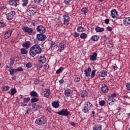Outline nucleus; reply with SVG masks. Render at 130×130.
<instances>
[{"mask_svg":"<svg viewBox=\"0 0 130 130\" xmlns=\"http://www.w3.org/2000/svg\"><path fill=\"white\" fill-rule=\"evenodd\" d=\"M42 49L39 45L35 44L29 49V54L32 57H34L36 54H40L42 52Z\"/></svg>","mask_w":130,"mask_h":130,"instance_id":"obj_1","label":"nucleus"},{"mask_svg":"<svg viewBox=\"0 0 130 130\" xmlns=\"http://www.w3.org/2000/svg\"><path fill=\"white\" fill-rule=\"evenodd\" d=\"M93 105L89 101L85 103L84 106L82 108V111L84 113H87L88 112L89 110H91Z\"/></svg>","mask_w":130,"mask_h":130,"instance_id":"obj_2","label":"nucleus"},{"mask_svg":"<svg viewBox=\"0 0 130 130\" xmlns=\"http://www.w3.org/2000/svg\"><path fill=\"white\" fill-rule=\"evenodd\" d=\"M22 30H23L24 33H28L29 35H31L32 33H34V29L28 26H23L22 27Z\"/></svg>","mask_w":130,"mask_h":130,"instance_id":"obj_3","label":"nucleus"},{"mask_svg":"<svg viewBox=\"0 0 130 130\" xmlns=\"http://www.w3.org/2000/svg\"><path fill=\"white\" fill-rule=\"evenodd\" d=\"M27 12L30 14L29 16H34L37 13V9L35 7H28Z\"/></svg>","mask_w":130,"mask_h":130,"instance_id":"obj_4","label":"nucleus"},{"mask_svg":"<svg viewBox=\"0 0 130 130\" xmlns=\"http://www.w3.org/2000/svg\"><path fill=\"white\" fill-rule=\"evenodd\" d=\"M37 32H39L40 34H44L46 31V29L43 25H40L37 27Z\"/></svg>","mask_w":130,"mask_h":130,"instance_id":"obj_5","label":"nucleus"},{"mask_svg":"<svg viewBox=\"0 0 130 130\" xmlns=\"http://www.w3.org/2000/svg\"><path fill=\"white\" fill-rule=\"evenodd\" d=\"M46 123V120H45V118L44 117L37 119L36 120V123H37V124H40V125H41V124H44V123Z\"/></svg>","mask_w":130,"mask_h":130,"instance_id":"obj_6","label":"nucleus"},{"mask_svg":"<svg viewBox=\"0 0 130 130\" xmlns=\"http://www.w3.org/2000/svg\"><path fill=\"white\" fill-rule=\"evenodd\" d=\"M57 114L58 115H63L64 116H68L69 115V111L67 109H62V110L59 111Z\"/></svg>","mask_w":130,"mask_h":130,"instance_id":"obj_7","label":"nucleus"},{"mask_svg":"<svg viewBox=\"0 0 130 130\" xmlns=\"http://www.w3.org/2000/svg\"><path fill=\"white\" fill-rule=\"evenodd\" d=\"M37 38L39 41H44L46 39V36L43 35V34H40L37 35Z\"/></svg>","mask_w":130,"mask_h":130,"instance_id":"obj_8","label":"nucleus"},{"mask_svg":"<svg viewBox=\"0 0 130 130\" xmlns=\"http://www.w3.org/2000/svg\"><path fill=\"white\" fill-rule=\"evenodd\" d=\"M64 48H66V43L64 42H61L59 45L58 50L59 52H62Z\"/></svg>","mask_w":130,"mask_h":130,"instance_id":"obj_9","label":"nucleus"},{"mask_svg":"<svg viewBox=\"0 0 130 130\" xmlns=\"http://www.w3.org/2000/svg\"><path fill=\"white\" fill-rule=\"evenodd\" d=\"M63 22L66 26H68L70 24V16L69 15H63Z\"/></svg>","mask_w":130,"mask_h":130,"instance_id":"obj_10","label":"nucleus"},{"mask_svg":"<svg viewBox=\"0 0 130 130\" xmlns=\"http://www.w3.org/2000/svg\"><path fill=\"white\" fill-rule=\"evenodd\" d=\"M108 91H109V88H108V86H107L105 84H103L102 85V92L106 94L108 92Z\"/></svg>","mask_w":130,"mask_h":130,"instance_id":"obj_11","label":"nucleus"},{"mask_svg":"<svg viewBox=\"0 0 130 130\" xmlns=\"http://www.w3.org/2000/svg\"><path fill=\"white\" fill-rule=\"evenodd\" d=\"M123 24L125 26H130V17H124Z\"/></svg>","mask_w":130,"mask_h":130,"instance_id":"obj_12","label":"nucleus"},{"mask_svg":"<svg viewBox=\"0 0 130 130\" xmlns=\"http://www.w3.org/2000/svg\"><path fill=\"white\" fill-rule=\"evenodd\" d=\"M111 16L113 19H116L118 17V14H117V11L115 9L112 10L111 11Z\"/></svg>","mask_w":130,"mask_h":130,"instance_id":"obj_13","label":"nucleus"},{"mask_svg":"<svg viewBox=\"0 0 130 130\" xmlns=\"http://www.w3.org/2000/svg\"><path fill=\"white\" fill-rule=\"evenodd\" d=\"M12 33L13 30H12L11 29H10L9 30L7 31L6 33H5V34L4 35V39H8V38H10Z\"/></svg>","mask_w":130,"mask_h":130,"instance_id":"obj_14","label":"nucleus"},{"mask_svg":"<svg viewBox=\"0 0 130 130\" xmlns=\"http://www.w3.org/2000/svg\"><path fill=\"white\" fill-rule=\"evenodd\" d=\"M92 71V70L91 69V68H90V67H89L87 69L84 70V75L85 76V77H87V78H88V77H90V73H91V72Z\"/></svg>","mask_w":130,"mask_h":130,"instance_id":"obj_15","label":"nucleus"},{"mask_svg":"<svg viewBox=\"0 0 130 130\" xmlns=\"http://www.w3.org/2000/svg\"><path fill=\"white\" fill-rule=\"evenodd\" d=\"M44 97L46 98H49L50 97V89H45L44 91Z\"/></svg>","mask_w":130,"mask_h":130,"instance_id":"obj_16","label":"nucleus"},{"mask_svg":"<svg viewBox=\"0 0 130 130\" xmlns=\"http://www.w3.org/2000/svg\"><path fill=\"white\" fill-rule=\"evenodd\" d=\"M22 45L23 47H24V48H26V49H28V48L30 47V42L26 41L25 43H23Z\"/></svg>","mask_w":130,"mask_h":130,"instance_id":"obj_17","label":"nucleus"},{"mask_svg":"<svg viewBox=\"0 0 130 130\" xmlns=\"http://www.w3.org/2000/svg\"><path fill=\"white\" fill-rule=\"evenodd\" d=\"M97 55H98L97 53L96 52L93 53V54L91 55L90 57V59L92 61L96 60V59H97Z\"/></svg>","mask_w":130,"mask_h":130,"instance_id":"obj_18","label":"nucleus"},{"mask_svg":"<svg viewBox=\"0 0 130 130\" xmlns=\"http://www.w3.org/2000/svg\"><path fill=\"white\" fill-rule=\"evenodd\" d=\"M39 61L42 62V63H45L46 61V58L44 56H41L39 58Z\"/></svg>","mask_w":130,"mask_h":130,"instance_id":"obj_19","label":"nucleus"},{"mask_svg":"<svg viewBox=\"0 0 130 130\" xmlns=\"http://www.w3.org/2000/svg\"><path fill=\"white\" fill-rule=\"evenodd\" d=\"M64 95L67 97H70L71 96V89L67 88L64 91Z\"/></svg>","mask_w":130,"mask_h":130,"instance_id":"obj_20","label":"nucleus"},{"mask_svg":"<svg viewBox=\"0 0 130 130\" xmlns=\"http://www.w3.org/2000/svg\"><path fill=\"white\" fill-rule=\"evenodd\" d=\"M30 95L31 97H34V98L39 97V95H38L37 92H36V91H35L34 90L31 91L30 92Z\"/></svg>","mask_w":130,"mask_h":130,"instance_id":"obj_21","label":"nucleus"},{"mask_svg":"<svg viewBox=\"0 0 130 130\" xmlns=\"http://www.w3.org/2000/svg\"><path fill=\"white\" fill-rule=\"evenodd\" d=\"M105 76H107V72L106 71H102L99 74V77H105Z\"/></svg>","mask_w":130,"mask_h":130,"instance_id":"obj_22","label":"nucleus"},{"mask_svg":"<svg viewBox=\"0 0 130 130\" xmlns=\"http://www.w3.org/2000/svg\"><path fill=\"white\" fill-rule=\"evenodd\" d=\"M9 4L11 6H13V7H17V6H18V3L15 2L14 0H10Z\"/></svg>","mask_w":130,"mask_h":130,"instance_id":"obj_23","label":"nucleus"},{"mask_svg":"<svg viewBox=\"0 0 130 130\" xmlns=\"http://www.w3.org/2000/svg\"><path fill=\"white\" fill-rule=\"evenodd\" d=\"M96 32H103L104 31V29L102 27H100L99 26H96L95 28Z\"/></svg>","mask_w":130,"mask_h":130,"instance_id":"obj_24","label":"nucleus"},{"mask_svg":"<svg viewBox=\"0 0 130 130\" xmlns=\"http://www.w3.org/2000/svg\"><path fill=\"white\" fill-rule=\"evenodd\" d=\"M52 105L55 108H58L59 107V104L57 102H54L52 103Z\"/></svg>","mask_w":130,"mask_h":130,"instance_id":"obj_25","label":"nucleus"},{"mask_svg":"<svg viewBox=\"0 0 130 130\" xmlns=\"http://www.w3.org/2000/svg\"><path fill=\"white\" fill-rule=\"evenodd\" d=\"M20 52L21 54H27L28 53V51L25 48H22L20 49Z\"/></svg>","mask_w":130,"mask_h":130,"instance_id":"obj_26","label":"nucleus"},{"mask_svg":"<svg viewBox=\"0 0 130 130\" xmlns=\"http://www.w3.org/2000/svg\"><path fill=\"white\" fill-rule=\"evenodd\" d=\"M91 39H92L93 41H98V40H99V37L98 36H93L91 37Z\"/></svg>","mask_w":130,"mask_h":130,"instance_id":"obj_27","label":"nucleus"},{"mask_svg":"<svg viewBox=\"0 0 130 130\" xmlns=\"http://www.w3.org/2000/svg\"><path fill=\"white\" fill-rule=\"evenodd\" d=\"M29 0H22V5L23 7H27L28 5V1Z\"/></svg>","mask_w":130,"mask_h":130,"instance_id":"obj_28","label":"nucleus"},{"mask_svg":"<svg viewBox=\"0 0 130 130\" xmlns=\"http://www.w3.org/2000/svg\"><path fill=\"white\" fill-rule=\"evenodd\" d=\"M6 16H7V20H8L9 21L12 20L13 19V17H14V16H12L11 14H10L9 13L7 14L6 15Z\"/></svg>","mask_w":130,"mask_h":130,"instance_id":"obj_29","label":"nucleus"},{"mask_svg":"<svg viewBox=\"0 0 130 130\" xmlns=\"http://www.w3.org/2000/svg\"><path fill=\"white\" fill-rule=\"evenodd\" d=\"M16 93H17V90H16V89L15 88L11 89V92L10 93L11 96H14V95H15Z\"/></svg>","mask_w":130,"mask_h":130,"instance_id":"obj_30","label":"nucleus"},{"mask_svg":"<svg viewBox=\"0 0 130 130\" xmlns=\"http://www.w3.org/2000/svg\"><path fill=\"white\" fill-rule=\"evenodd\" d=\"M80 38L81 39H86V38H87V35L86 33H82L80 35Z\"/></svg>","mask_w":130,"mask_h":130,"instance_id":"obj_31","label":"nucleus"},{"mask_svg":"<svg viewBox=\"0 0 130 130\" xmlns=\"http://www.w3.org/2000/svg\"><path fill=\"white\" fill-rule=\"evenodd\" d=\"M3 91H8V90L10 89V87L7 86V85H4L2 86Z\"/></svg>","mask_w":130,"mask_h":130,"instance_id":"obj_32","label":"nucleus"},{"mask_svg":"<svg viewBox=\"0 0 130 130\" xmlns=\"http://www.w3.org/2000/svg\"><path fill=\"white\" fill-rule=\"evenodd\" d=\"M93 130H101L102 129V125H100L99 126H97V127L94 126L93 127Z\"/></svg>","mask_w":130,"mask_h":130,"instance_id":"obj_33","label":"nucleus"},{"mask_svg":"<svg viewBox=\"0 0 130 130\" xmlns=\"http://www.w3.org/2000/svg\"><path fill=\"white\" fill-rule=\"evenodd\" d=\"M77 31L78 32H84V31H85V29H84V27L82 26H79L77 28Z\"/></svg>","mask_w":130,"mask_h":130,"instance_id":"obj_34","label":"nucleus"},{"mask_svg":"<svg viewBox=\"0 0 130 130\" xmlns=\"http://www.w3.org/2000/svg\"><path fill=\"white\" fill-rule=\"evenodd\" d=\"M9 72H10V75H11V76H14V74H15L14 72V68L11 67L9 69Z\"/></svg>","mask_w":130,"mask_h":130,"instance_id":"obj_35","label":"nucleus"},{"mask_svg":"<svg viewBox=\"0 0 130 130\" xmlns=\"http://www.w3.org/2000/svg\"><path fill=\"white\" fill-rule=\"evenodd\" d=\"M81 12H82L83 14H87V13H88V10H87V8L86 7H84V8H83L82 9H81Z\"/></svg>","mask_w":130,"mask_h":130,"instance_id":"obj_36","label":"nucleus"},{"mask_svg":"<svg viewBox=\"0 0 130 130\" xmlns=\"http://www.w3.org/2000/svg\"><path fill=\"white\" fill-rule=\"evenodd\" d=\"M62 71H63V68L60 67L58 70H57L56 72V74H60L62 72Z\"/></svg>","mask_w":130,"mask_h":130,"instance_id":"obj_37","label":"nucleus"},{"mask_svg":"<svg viewBox=\"0 0 130 130\" xmlns=\"http://www.w3.org/2000/svg\"><path fill=\"white\" fill-rule=\"evenodd\" d=\"M38 101H39V100L37 98H32L31 99V103H34L35 102H37Z\"/></svg>","mask_w":130,"mask_h":130,"instance_id":"obj_38","label":"nucleus"},{"mask_svg":"<svg viewBox=\"0 0 130 130\" xmlns=\"http://www.w3.org/2000/svg\"><path fill=\"white\" fill-rule=\"evenodd\" d=\"M30 98H24L23 99L24 103H27V102H29L30 101Z\"/></svg>","mask_w":130,"mask_h":130,"instance_id":"obj_39","label":"nucleus"},{"mask_svg":"<svg viewBox=\"0 0 130 130\" xmlns=\"http://www.w3.org/2000/svg\"><path fill=\"white\" fill-rule=\"evenodd\" d=\"M57 48V46L55 44H52L51 46V49H52L53 50H55V49H56Z\"/></svg>","mask_w":130,"mask_h":130,"instance_id":"obj_40","label":"nucleus"},{"mask_svg":"<svg viewBox=\"0 0 130 130\" xmlns=\"http://www.w3.org/2000/svg\"><path fill=\"white\" fill-rule=\"evenodd\" d=\"M15 63V59L14 58H10V66H14Z\"/></svg>","mask_w":130,"mask_h":130,"instance_id":"obj_41","label":"nucleus"},{"mask_svg":"<svg viewBox=\"0 0 130 130\" xmlns=\"http://www.w3.org/2000/svg\"><path fill=\"white\" fill-rule=\"evenodd\" d=\"M99 105L100 106H104V105H105V101L104 100L100 101Z\"/></svg>","mask_w":130,"mask_h":130,"instance_id":"obj_42","label":"nucleus"},{"mask_svg":"<svg viewBox=\"0 0 130 130\" xmlns=\"http://www.w3.org/2000/svg\"><path fill=\"white\" fill-rule=\"evenodd\" d=\"M26 68L30 69V68H32V63H31V62H28L26 64Z\"/></svg>","mask_w":130,"mask_h":130,"instance_id":"obj_43","label":"nucleus"},{"mask_svg":"<svg viewBox=\"0 0 130 130\" xmlns=\"http://www.w3.org/2000/svg\"><path fill=\"white\" fill-rule=\"evenodd\" d=\"M80 81H81V78L77 77V78H75L74 79V82L75 83H79V82H80Z\"/></svg>","mask_w":130,"mask_h":130,"instance_id":"obj_44","label":"nucleus"},{"mask_svg":"<svg viewBox=\"0 0 130 130\" xmlns=\"http://www.w3.org/2000/svg\"><path fill=\"white\" fill-rule=\"evenodd\" d=\"M96 73V70H93L92 71L91 74V78H94V77H95V75Z\"/></svg>","mask_w":130,"mask_h":130,"instance_id":"obj_45","label":"nucleus"},{"mask_svg":"<svg viewBox=\"0 0 130 130\" xmlns=\"http://www.w3.org/2000/svg\"><path fill=\"white\" fill-rule=\"evenodd\" d=\"M73 35L74 37H75V38L79 37V36H80V34H79L77 32H75Z\"/></svg>","mask_w":130,"mask_h":130,"instance_id":"obj_46","label":"nucleus"},{"mask_svg":"<svg viewBox=\"0 0 130 130\" xmlns=\"http://www.w3.org/2000/svg\"><path fill=\"white\" fill-rule=\"evenodd\" d=\"M19 105L22 107H24L25 106H27V104H24L23 102L19 103Z\"/></svg>","mask_w":130,"mask_h":130,"instance_id":"obj_47","label":"nucleus"},{"mask_svg":"<svg viewBox=\"0 0 130 130\" xmlns=\"http://www.w3.org/2000/svg\"><path fill=\"white\" fill-rule=\"evenodd\" d=\"M9 14L12 15V16L14 17V16L16 15V12L12 11H11Z\"/></svg>","mask_w":130,"mask_h":130,"instance_id":"obj_48","label":"nucleus"},{"mask_svg":"<svg viewBox=\"0 0 130 130\" xmlns=\"http://www.w3.org/2000/svg\"><path fill=\"white\" fill-rule=\"evenodd\" d=\"M81 95H84L85 96H87V91L83 90L81 92Z\"/></svg>","mask_w":130,"mask_h":130,"instance_id":"obj_49","label":"nucleus"},{"mask_svg":"<svg viewBox=\"0 0 130 130\" xmlns=\"http://www.w3.org/2000/svg\"><path fill=\"white\" fill-rule=\"evenodd\" d=\"M64 3L66 5H70L71 1L70 0H64Z\"/></svg>","mask_w":130,"mask_h":130,"instance_id":"obj_50","label":"nucleus"},{"mask_svg":"<svg viewBox=\"0 0 130 130\" xmlns=\"http://www.w3.org/2000/svg\"><path fill=\"white\" fill-rule=\"evenodd\" d=\"M126 87L127 88V90H130V83H127L126 84Z\"/></svg>","mask_w":130,"mask_h":130,"instance_id":"obj_51","label":"nucleus"},{"mask_svg":"<svg viewBox=\"0 0 130 130\" xmlns=\"http://www.w3.org/2000/svg\"><path fill=\"white\" fill-rule=\"evenodd\" d=\"M17 69L19 72H23V68L21 67H18Z\"/></svg>","mask_w":130,"mask_h":130,"instance_id":"obj_52","label":"nucleus"},{"mask_svg":"<svg viewBox=\"0 0 130 130\" xmlns=\"http://www.w3.org/2000/svg\"><path fill=\"white\" fill-rule=\"evenodd\" d=\"M5 27V23L0 22V28H4Z\"/></svg>","mask_w":130,"mask_h":130,"instance_id":"obj_53","label":"nucleus"},{"mask_svg":"<svg viewBox=\"0 0 130 130\" xmlns=\"http://www.w3.org/2000/svg\"><path fill=\"white\" fill-rule=\"evenodd\" d=\"M109 21H110V20L108 18H107L105 20V24H109Z\"/></svg>","mask_w":130,"mask_h":130,"instance_id":"obj_54","label":"nucleus"},{"mask_svg":"<svg viewBox=\"0 0 130 130\" xmlns=\"http://www.w3.org/2000/svg\"><path fill=\"white\" fill-rule=\"evenodd\" d=\"M32 110L33 111H37V110H38V107H37V106L36 107H34L32 108Z\"/></svg>","mask_w":130,"mask_h":130,"instance_id":"obj_55","label":"nucleus"},{"mask_svg":"<svg viewBox=\"0 0 130 130\" xmlns=\"http://www.w3.org/2000/svg\"><path fill=\"white\" fill-rule=\"evenodd\" d=\"M115 97H116V93H113L111 95V96H110V99L112 98V99H113V98H115Z\"/></svg>","mask_w":130,"mask_h":130,"instance_id":"obj_56","label":"nucleus"},{"mask_svg":"<svg viewBox=\"0 0 130 130\" xmlns=\"http://www.w3.org/2000/svg\"><path fill=\"white\" fill-rule=\"evenodd\" d=\"M107 29L108 31H110V32H111V31H112V27H111L110 26L107 27Z\"/></svg>","mask_w":130,"mask_h":130,"instance_id":"obj_57","label":"nucleus"},{"mask_svg":"<svg viewBox=\"0 0 130 130\" xmlns=\"http://www.w3.org/2000/svg\"><path fill=\"white\" fill-rule=\"evenodd\" d=\"M41 1L42 0H34L35 3H36V4H40V2H41Z\"/></svg>","mask_w":130,"mask_h":130,"instance_id":"obj_58","label":"nucleus"},{"mask_svg":"<svg viewBox=\"0 0 130 130\" xmlns=\"http://www.w3.org/2000/svg\"><path fill=\"white\" fill-rule=\"evenodd\" d=\"M30 112H31V110H29V109H27L25 111V114H29V113H30Z\"/></svg>","mask_w":130,"mask_h":130,"instance_id":"obj_59","label":"nucleus"},{"mask_svg":"<svg viewBox=\"0 0 130 130\" xmlns=\"http://www.w3.org/2000/svg\"><path fill=\"white\" fill-rule=\"evenodd\" d=\"M46 110L48 111L50 113H51V109L50 108L47 107Z\"/></svg>","mask_w":130,"mask_h":130,"instance_id":"obj_60","label":"nucleus"},{"mask_svg":"<svg viewBox=\"0 0 130 130\" xmlns=\"http://www.w3.org/2000/svg\"><path fill=\"white\" fill-rule=\"evenodd\" d=\"M37 107H38V109H41V108H42V106L38 105H37Z\"/></svg>","mask_w":130,"mask_h":130,"instance_id":"obj_61","label":"nucleus"},{"mask_svg":"<svg viewBox=\"0 0 130 130\" xmlns=\"http://www.w3.org/2000/svg\"><path fill=\"white\" fill-rule=\"evenodd\" d=\"M109 105H113L114 104V101H111V102L109 103Z\"/></svg>","mask_w":130,"mask_h":130,"instance_id":"obj_62","label":"nucleus"},{"mask_svg":"<svg viewBox=\"0 0 130 130\" xmlns=\"http://www.w3.org/2000/svg\"><path fill=\"white\" fill-rule=\"evenodd\" d=\"M35 84H38V83H39V80L37 79H36L35 80Z\"/></svg>","mask_w":130,"mask_h":130,"instance_id":"obj_63","label":"nucleus"},{"mask_svg":"<svg viewBox=\"0 0 130 130\" xmlns=\"http://www.w3.org/2000/svg\"><path fill=\"white\" fill-rule=\"evenodd\" d=\"M31 106H32V107L33 108V107H36V106H37L36 105V103H32V104H31Z\"/></svg>","mask_w":130,"mask_h":130,"instance_id":"obj_64","label":"nucleus"}]
</instances>
